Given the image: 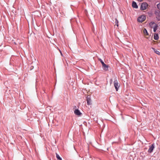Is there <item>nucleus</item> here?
Listing matches in <instances>:
<instances>
[{
    "label": "nucleus",
    "mask_w": 160,
    "mask_h": 160,
    "mask_svg": "<svg viewBox=\"0 0 160 160\" xmlns=\"http://www.w3.org/2000/svg\"><path fill=\"white\" fill-rule=\"evenodd\" d=\"M157 6L158 8L160 10V3L158 4L157 5Z\"/></svg>",
    "instance_id": "nucleus-18"
},
{
    "label": "nucleus",
    "mask_w": 160,
    "mask_h": 160,
    "mask_svg": "<svg viewBox=\"0 0 160 160\" xmlns=\"http://www.w3.org/2000/svg\"><path fill=\"white\" fill-rule=\"evenodd\" d=\"M146 18L145 16L142 15L138 18L137 21L138 22H142L145 21Z\"/></svg>",
    "instance_id": "nucleus-1"
},
{
    "label": "nucleus",
    "mask_w": 160,
    "mask_h": 160,
    "mask_svg": "<svg viewBox=\"0 0 160 160\" xmlns=\"http://www.w3.org/2000/svg\"><path fill=\"white\" fill-rule=\"evenodd\" d=\"M149 148L148 150V152L151 153L153 152V150L155 148L154 144L153 143L152 144L151 146H149Z\"/></svg>",
    "instance_id": "nucleus-4"
},
{
    "label": "nucleus",
    "mask_w": 160,
    "mask_h": 160,
    "mask_svg": "<svg viewBox=\"0 0 160 160\" xmlns=\"http://www.w3.org/2000/svg\"><path fill=\"white\" fill-rule=\"evenodd\" d=\"M115 25H117V27L118 26V19H117V18L115 19Z\"/></svg>",
    "instance_id": "nucleus-17"
},
{
    "label": "nucleus",
    "mask_w": 160,
    "mask_h": 160,
    "mask_svg": "<svg viewBox=\"0 0 160 160\" xmlns=\"http://www.w3.org/2000/svg\"><path fill=\"white\" fill-rule=\"evenodd\" d=\"M143 33L146 35H148V33L147 29L146 28H144L143 29Z\"/></svg>",
    "instance_id": "nucleus-14"
},
{
    "label": "nucleus",
    "mask_w": 160,
    "mask_h": 160,
    "mask_svg": "<svg viewBox=\"0 0 160 160\" xmlns=\"http://www.w3.org/2000/svg\"><path fill=\"white\" fill-rule=\"evenodd\" d=\"M59 51L60 52V53H61V55L62 56H63L62 54V52H61V50H60V49H59Z\"/></svg>",
    "instance_id": "nucleus-19"
},
{
    "label": "nucleus",
    "mask_w": 160,
    "mask_h": 160,
    "mask_svg": "<svg viewBox=\"0 0 160 160\" xmlns=\"http://www.w3.org/2000/svg\"><path fill=\"white\" fill-rule=\"evenodd\" d=\"M148 5L146 2H143L141 5L140 9L142 10H145L146 9L147 7H148Z\"/></svg>",
    "instance_id": "nucleus-2"
},
{
    "label": "nucleus",
    "mask_w": 160,
    "mask_h": 160,
    "mask_svg": "<svg viewBox=\"0 0 160 160\" xmlns=\"http://www.w3.org/2000/svg\"><path fill=\"white\" fill-rule=\"evenodd\" d=\"M56 158L58 160H62V158L57 153H56Z\"/></svg>",
    "instance_id": "nucleus-13"
},
{
    "label": "nucleus",
    "mask_w": 160,
    "mask_h": 160,
    "mask_svg": "<svg viewBox=\"0 0 160 160\" xmlns=\"http://www.w3.org/2000/svg\"><path fill=\"white\" fill-rule=\"evenodd\" d=\"M87 101L88 105H89L91 104V100L90 97H88V96L87 97Z\"/></svg>",
    "instance_id": "nucleus-6"
},
{
    "label": "nucleus",
    "mask_w": 160,
    "mask_h": 160,
    "mask_svg": "<svg viewBox=\"0 0 160 160\" xmlns=\"http://www.w3.org/2000/svg\"><path fill=\"white\" fill-rule=\"evenodd\" d=\"M74 113L75 115H80L82 114L80 111L78 109H75L74 111Z\"/></svg>",
    "instance_id": "nucleus-7"
},
{
    "label": "nucleus",
    "mask_w": 160,
    "mask_h": 160,
    "mask_svg": "<svg viewBox=\"0 0 160 160\" xmlns=\"http://www.w3.org/2000/svg\"><path fill=\"white\" fill-rule=\"evenodd\" d=\"M156 24L154 22H151L149 23V26L151 28H152L153 27V25Z\"/></svg>",
    "instance_id": "nucleus-12"
},
{
    "label": "nucleus",
    "mask_w": 160,
    "mask_h": 160,
    "mask_svg": "<svg viewBox=\"0 0 160 160\" xmlns=\"http://www.w3.org/2000/svg\"><path fill=\"white\" fill-rule=\"evenodd\" d=\"M158 27V25L157 24H155V25L153 26V32H156Z\"/></svg>",
    "instance_id": "nucleus-9"
},
{
    "label": "nucleus",
    "mask_w": 160,
    "mask_h": 160,
    "mask_svg": "<svg viewBox=\"0 0 160 160\" xmlns=\"http://www.w3.org/2000/svg\"><path fill=\"white\" fill-rule=\"evenodd\" d=\"M76 108V106H74V108Z\"/></svg>",
    "instance_id": "nucleus-21"
},
{
    "label": "nucleus",
    "mask_w": 160,
    "mask_h": 160,
    "mask_svg": "<svg viewBox=\"0 0 160 160\" xmlns=\"http://www.w3.org/2000/svg\"><path fill=\"white\" fill-rule=\"evenodd\" d=\"M158 33H155L154 35V39L155 40H158Z\"/></svg>",
    "instance_id": "nucleus-10"
},
{
    "label": "nucleus",
    "mask_w": 160,
    "mask_h": 160,
    "mask_svg": "<svg viewBox=\"0 0 160 160\" xmlns=\"http://www.w3.org/2000/svg\"><path fill=\"white\" fill-rule=\"evenodd\" d=\"M152 49L153 50L154 52L156 53L157 54H158L159 55H160V52L159 51L156 50L153 48H152Z\"/></svg>",
    "instance_id": "nucleus-11"
},
{
    "label": "nucleus",
    "mask_w": 160,
    "mask_h": 160,
    "mask_svg": "<svg viewBox=\"0 0 160 160\" xmlns=\"http://www.w3.org/2000/svg\"><path fill=\"white\" fill-rule=\"evenodd\" d=\"M102 67L103 70L105 71H107L108 69V66L105 63L102 65Z\"/></svg>",
    "instance_id": "nucleus-5"
},
{
    "label": "nucleus",
    "mask_w": 160,
    "mask_h": 160,
    "mask_svg": "<svg viewBox=\"0 0 160 160\" xmlns=\"http://www.w3.org/2000/svg\"><path fill=\"white\" fill-rule=\"evenodd\" d=\"M155 13L156 14L159 16H160V11L158 10V11H155Z\"/></svg>",
    "instance_id": "nucleus-15"
},
{
    "label": "nucleus",
    "mask_w": 160,
    "mask_h": 160,
    "mask_svg": "<svg viewBox=\"0 0 160 160\" xmlns=\"http://www.w3.org/2000/svg\"><path fill=\"white\" fill-rule=\"evenodd\" d=\"M138 1H140V2H141L142 1V0H138Z\"/></svg>",
    "instance_id": "nucleus-20"
},
{
    "label": "nucleus",
    "mask_w": 160,
    "mask_h": 160,
    "mask_svg": "<svg viewBox=\"0 0 160 160\" xmlns=\"http://www.w3.org/2000/svg\"><path fill=\"white\" fill-rule=\"evenodd\" d=\"M159 105H160V103H159Z\"/></svg>",
    "instance_id": "nucleus-22"
},
{
    "label": "nucleus",
    "mask_w": 160,
    "mask_h": 160,
    "mask_svg": "<svg viewBox=\"0 0 160 160\" xmlns=\"http://www.w3.org/2000/svg\"><path fill=\"white\" fill-rule=\"evenodd\" d=\"M113 83L114 86L116 90L117 91L118 90V88L120 86L118 83V81L117 80H116L114 81Z\"/></svg>",
    "instance_id": "nucleus-3"
},
{
    "label": "nucleus",
    "mask_w": 160,
    "mask_h": 160,
    "mask_svg": "<svg viewBox=\"0 0 160 160\" xmlns=\"http://www.w3.org/2000/svg\"><path fill=\"white\" fill-rule=\"evenodd\" d=\"M132 7L135 8H137L138 7L137 3L134 1L132 2Z\"/></svg>",
    "instance_id": "nucleus-8"
},
{
    "label": "nucleus",
    "mask_w": 160,
    "mask_h": 160,
    "mask_svg": "<svg viewBox=\"0 0 160 160\" xmlns=\"http://www.w3.org/2000/svg\"><path fill=\"white\" fill-rule=\"evenodd\" d=\"M98 60L101 62V63L102 64V65L103 64H104V62L100 58H98Z\"/></svg>",
    "instance_id": "nucleus-16"
}]
</instances>
